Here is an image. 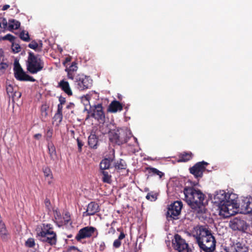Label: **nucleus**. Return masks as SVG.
Here are the masks:
<instances>
[{
  "mask_svg": "<svg viewBox=\"0 0 252 252\" xmlns=\"http://www.w3.org/2000/svg\"><path fill=\"white\" fill-rule=\"evenodd\" d=\"M102 180L105 183H110L111 182V175L108 172L103 171L102 172Z\"/></svg>",
  "mask_w": 252,
  "mask_h": 252,
  "instance_id": "31",
  "label": "nucleus"
},
{
  "mask_svg": "<svg viewBox=\"0 0 252 252\" xmlns=\"http://www.w3.org/2000/svg\"><path fill=\"white\" fill-rule=\"evenodd\" d=\"M226 252H249L248 247L243 241H238L227 249Z\"/></svg>",
  "mask_w": 252,
  "mask_h": 252,
  "instance_id": "14",
  "label": "nucleus"
},
{
  "mask_svg": "<svg viewBox=\"0 0 252 252\" xmlns=\"http://www.w3.org/2000/svg\"><path fill=\"white\" fill-rule=\"evenodd\" d=\"M49 153L52 158H54L56 155L55 148L54 145H51L48 146Z\"/></svg>",
  "mask_w": 252,
  "mask_h": 252,
  "instance_id": "34",
  "label": "nucleus"
},
{
  "mask_svg": "<svg viewBox=\"0 0 252 252\" xmlns=\"http://www.w3.org/2000/svg\"><path fill=\"white\" fill-rule=\"evenodd\" d=\"M183 192L184 200L195 213L197 214L205 213L206 210L205 195L200 189L194 187H186Z\"/></svg>",
  "mask_w": 252,
  "mask_h": 252,
  "instance_id": "1",
  "label": "nucleus"
},
{
  "mask_svg": "<svg viewBox=\"0 0 252 252\" xmlns=\"http://www.w3.org/2000/svg\"><path fill=\"white\" fill-rule=\"evenodd\" d=\"M67 72V76L68 78L73 80L74 78V72L69 71H66Z\"/></svg>",
  "mask_w": 252,
  "mask_h": 252,
  "instance_id": "50",
  "label": "nucleus"
},
{
  "mask_svg": "<svg viewBox=\"0 0 252 252\" xmlns=\"http://www.w3.org/2000/svg\"><path fill=\"white\" fill-rule=\"evenodd\" d=\"M44 63L40 58L30 52L27 62V69L32 74L40 71L43 68Z\"/></svg>",
  "mask_w": 252,
  "mask_h": 252,
  "instance_id": "4",
  "label": "nucleus"
},
{
  "mask_svg": "<svg viewBox=\"0 0 252 252\" xmlns=\"http://www.w3.org/2000/svg\"><path fill=\"white\" fill-rule=\"evenodd\" d=\"M237 197L235 194L229 195L227 201L218 207L219 215L224 218L235 215L238 211L239 205L237 203Z\"/></svg>",
  "mask_w": 252,
  "mask_h": 252,
  "instance_id": "3",
  "label": "nucleus"
},
{
  "mask_svg": "<svg viewBox=\"0 0 252 252\" xmlns=\"http://www.w3.org/2000/svg\"><path fill=\"white\" fill-rule=\"evenodd\" d=\"M54 215L56 220V222L59 226L63 225V222L61 213L58 211L55 210L54 211Z\"/></svg>",
  "mask_w": 252,
  "mask_h": 252,
  "instance_id": "25",
  "label": "nucleus"
},
{
  "mask_svg": "<svg viewBox=\"0 0 252 252\" xmlns=\"http://www.w3.org/2000/svg\"><path fill=\"white\" fill-rule=\"evenodd\" d=\"M229 225L233 230H243L246 228L245 221L238 218L230 220Z\"/></svg>",
  "mask_w": 252,
  "mask_h": 252,
  "instance_id": "15",
  "label": "nucleus"
},
{
  "mask_svg": "<svg viewBox=\"0 0 252 252\" xmlns=\"http://www.w3.org/2000/svg\"><path fill=\"white\" fill-rule=\"evenodd\" d=\"M150 172L155 174L158 175L160 178H161L163 175L164 173L159 170H158L155 168H150Z\"/></svg>",
  "mask_w": 252,
  "mask_h": 252,
  "instance_id": "37",
  "label": "nucleus"
},
{
  "mask_svg": "<svg viewBox=\"0 0 252 252\" xmlns=\"http://www.w3.org/2000/svg\"><path fill=\"white\" fill-rule=\"evenodd\" d=\"M122 108L123 107L119 102L113 101L109 106V111L111 112L115 113L118 111L122 110Z\"/></svg>",
  "mask_w": 252,
  "mask_h": 252,
  "instance_id": "20",
  "label": "nucleus"
},
{
  "mask_svg": "<svg viewBox=\"0 0 252 252\" xmlns=\"http://www.w3.org/2000/svg\"><path fill=\"white\" fill-rule=\"evenodd\" d=\"M146 198L151 201H155L157 199V195L156 193H149L146 195Z\"/></svg>",
  "mask_w": 252,
  "mask_h": 252,
  "instance_id": "43",
  "label": "nucleus"
},
{
  "mask_svg": "<svg viewBox=\"0 0 252 252\" xmlns=\"http://www.w3.org/2000/svg\"><path fill=\"white\" fill-rule=\"evenodd\" d=\"M6 91L9 96H11V95H12V94L13 93L14 89L12 86L8 85L6 88Z\"/></svg>",
  "mask_w": 252,
  "mask_h": 252,
  "instance_id": "46",
  "label": "nucleus"
},
{
  "mask_svg": "<svg viewBox=\"0 0 252 252\" xmlns=\"http://www.w3.org/2000/svg\"><path fill=\"white\" fill-rule=\"evenodd\" d=\"M0 221H1V220H0Z\"/></svg>",
  "mask_w": 252,
  "mask_h": 252,
  "instance_id": "61",
  "label": "nucleus"
},
{
  "mask_svg": "<svg viewBox=\"0 0 252 252\" xmlns=\"http://www.w3.org/2000/svg\"><path fill=\"white\" fill-rule=\"evenodd\" d=\"M60 87L68 95H71L72 94L69 83L67 81L62 80L59 84Z\"/></svg>",
  "mask_w": 252,
  "mask_h": 252,
  "instance_id": "21",
  "label": "nucleus"
},
{
  "mask_svg": "<svg viewBox=\"0 0 252 252\" xmlns=\"http://www.w3.org/2000/svg\"><path fill=\"white\" fill-rule=\"evenodd\" d=\"M52 131L50 129L48 130L46 132L47 139H48L51 138L52 137Z\"/></svg>",
  "mask_w": 252,
  "mask_h": 252,
  "instance_id": "51",
  "label": "nucleus"
},
{
  "mask_svg": "<svg viewBox=\"0 0 252 252\" xmlns=\"http://www.w3.org/2000/svg\"><path fill=\"white\" fill-rule=\"evenodd\" d=\"M242 212L244 214L250 213L252 212V197H243L242 202L238 204Z\"/></svg>",
  "mask_w": 252,
  "mask_h": 252,
  "instance_id": "13",
  "label": "nucleus"
},
{
  "mask_svg": "<svg viewBox=\"0 0 252 252\" xmlns=\"http://www.w3.org/2000/svg\"><path fill=\"white\" fill-rule=\"evenodd\" d=\"M191 158V154H189V153H186L183 154L181 160L182 161H187L189 160Z\"/></svg>",
  "mask_w": 252,
  "mask_h": 252,
  "instance_id": "41",
  "label": "nucleus"
},
{
  "mask_svg": "<svg viewBox=\"0 0 252 252\" xmlns=\"http://www.w3.org/2000/svg\"><path fill=\"white\" fill-rule=\"evenodd\" d=\"M181 201H177L171 204L168 208L167 217L175 219L180 214L182 208Z\"/></svg>",
  "mask_w": 252,
  "mask_h": 252,
  "instance_id": "9",
  "label": "nucleus"
},
{
  "mask_svg": "<svg viewBox=\"0 0 252 252\" xmlns=\"http://www.w3.org/2000/svg\"><path fill=\"white\" fill-rule=\"evenodd\" d=\"M99 211V206L97 203L91 202L88 205L86 211L83 213L84 216L94 215Z\"/></svg>",
  "mask_w": 252,
  "mask_h": 252,
  "instance_id": "18",
  "label": "nucleus"
},
{
  "mask_svg": "<svg viewBox=\"0 0 252 252\" xmlns=\"http://www.w3.org/2000/svg\"><path fill=\"white\" fill-rule=\"evenodd\" d=\"M1 39L3 40H9L12 43V42H14V40L15 39V37L10 34H7L6 35L2 37L1 38Z\"/></svg>",
  "mask_w": 252,
  "mask_h": 252,
  "instance_id": "40",
  "label": "nucleus"
},
{
  "mask_svg": "<svg viewBox=\"0 0 252 252\" xmlns=\"http://www.w3.org/2000/svg\"><path fill=\"white\" fill-rule=\"evenodd\" d=\"M232 194L226 193L224 190L216 191L212 198V202L219 207L220 205L227 201L229 195Z\"/></svg>",
  "mask_w": 252,
  "mask_h": 252,
  "instance_id": "10",
  "label": "nucleus"
},
{
  "mask_svg": "<svg viewBox=\"0 0 252 252\" xmlns=\"http://www.w3.org/2000/svg\"><path fill=\"white\" fill-rule=\"evenodd\" d=\"M20 26V23L18 21L13 19L8 20V30L11 31L12 30L18 29Z\"/></svg>",
  "mask_w": 252,
  "mask_h": 252,
  "instance_id": "24",
  "label": "nucleus"
},
{
  "mask_svg": "<svg viewBox=\"0 0 252 252\" xmlns=\"http://www.w3.org/2000/svg\"><path fill=\"white\" fill-rule=\"evenodd\" d=\"M208 163L205 161L199 162L189 168L190 173L193 174L196 178H201L205 170V167Z\"/></svg>",
  "mask_w": 252,
  "mask_h": 252,
  "instance_id": "12",
  "label": "nucleus"
},
{
  "mask_svg": "<svg viewBox=\"0 0 252 252\" xmlns=\"http://www.w3.org/2000/svg\"><path fill=\"white\" fill-rule=\"evenodd\" d=\"M89 114L98 121L103 122L105 119V115L101 104L90 106Z\"/></svg>",
  "mask_w": 252,
  "mask_h": 252,
  "instance_id": "8",
  "label": "nucleus"
},
{
  "mask_svg": "<svg viewBox=\"0 0 252 252\" xmlns=\"http://www.w3.org/2000/svg\"><path fill=\"white\" fill-rule=\"evenodd\" d=\"M172 246L178 252H191L188 244L179 235L176 234L172 240Z\"/></svg>",
  "mask_w": 252,
  "mask_h": 252,
  "instance_id": "5",
  "label": "nucleus"
},
{
  "mask_svg": "<svg viewBox=\"0 0 252 252\" xmlns=\"http://www.w3.org/2000/svg\"><path fill=\"white\" fill-rule=\"evenodd\" d=\"M90 96L89 94H87L86 95L82 97L81 101L85 106V109L86 110H87V106H89L90 107L91 106L90 105Z\"/></svg>",
  "mask_w": 252,
  "mask_h": 252,
  "instance_id": "30",
  "label": "nucleus"
},
{
  "mask_svg": "<svg viewBox=\"0 0 252 252\" xmlns=\"http://www.w3.org/2000/svg\"><path fill=\"white\" fill-rule=\"evenodd\" d=\"M119 132H118V129H114L111 131L109 133V139L110 140L114 143L119 145Z\"/></svg>",
  "mask_w": 252,
  "mask_h": 252,
  "instance_id": "22",
  "label": "nucleus"
},
{
  "mask_svg": "<svg viewBox=\"0 0 252 252\" xmlns=\"http://www.w3.org/2000/svg\"><path fill=\"white\" fill-rule=\"evenodd\" d=\"M44 203H45V205L46 207L48 208L50 205V200L46 198L45 200Z\"/></svg>",
  "mask_w": 252,
  "mask_h": 252,
  "instance_id": "54",
  "label": "nucleus"
},
{
  "mask_svg": "<svg viewBox=\"0 0 252 252\" xmlns=\"http://www.w3.org/2000/svg\"><path fill=\"white\" fill-rule=\"evenodd\" d=\"M111 164V160L108 158L103 159L100 163V168L101 170L108 169Z\"/></svg>",
  "mask_w": 252,
  "mask_h": 252,
  "instance_id": "28",
  "label": "nucleus"
},
{
  "mask_svg": "<svg viewBox=\"0 0 252 252\" xmlns=\"http://www.w3.org/2000/svg\"><path fill=\"white\" fill-rule=\"evenodd\" d=\"M6 66V64L5 63H1L0 64V68L3 69L5 68Z\"/></svg>",
  "mask_w": 252,
  "mask_h": 252,
  "instance_id": "60",
  "label": "nucleus"
},
{
  "mask_svg": "<svg viewBox=\"0 0 252 252\" xmlns=\"http://www.w3.org/2000/svg\"><path fill=\"white\" fill-rule=\"evenodd\" d=\"M21 96V93L19 92L15 91L13 92L12 95H11L10 97H12L13 99H18Z\"/></svg>",
  "mask_w": 252,
  "mask_h": 252,
  "instance_id": "47",
  "label": "nucleus"
},
{
  "mask_svg": "<svg viewBox=\"0 0 252 252\" xmlns=\"http://www.w3.org/2000/svg\"><path fill=\"white\" fill-rule=\"evenodd\" d=\"M118 132H119V145L122 144L127 141L129 136H128V134L130 135V133L126 129H124L122 128L118 129Z\"/></svg>",
  "mask_w": 252,
  "mask_h": 252,
  "instance_id": "19",
  "label": "nucleus"
},
{
  "mask_svg": "<svg viewBox=\"0 0 252 252\" xmlns=\"http://www.w3.org/2000/svg\"><path fill=\"white\" fill-rule=\"evenodd\" d=\"M192 236L204 252H213L215 250L216 241L207 226L198 225L192 230Z\"/></svg>",
  "mask_w": 252,
  "mask_h": 252,
  "instance_id": "2",
  "label": "nucleus"
},
{
  "mask_svg": "<svg viewBox=\"0 0 252 252\" xmlns=\"http://www.w3.org/2000/svg\"><path fill=\"white\" fill-rule=\"evenodd\" d=\"M11 49L12 51L15 53H17L21 50L20 46L18 44L14 42H12V43Z\"/></svg>",
  "mask_w": 252,
  "mask_h": 252,
  "instance_id": "38",
  "label": "nucleus"
},
{
  "mask_svg": "<svg viewBox=\"0 0 252 252\" xmlns=\"http://www.w3.org/2000/svg\"><path fill=\"white\" fill-rule=\"evenodd\" d=\"M20 37L21 39L27 42L29 41L30 39L28 32L25 31H23L20 33Z\"/></svg>",
  "mask_w": 252,
  "mask_h": 252,
  "instance_id": "35",
  "label": "nucleus"
},
{
  "mask_svg": "<svg viewBox=\"0 0 252 252\" xmlns=\"http://www.w3.org/2000/svg\"><path fill=\"white\" fill-rule=\"evenodd\" d=\"M47 107L46 105H42L41 108V115L42 117H46L48 113L47 112Z\"/></svg>",
  "mask_w": 252,
  "mask_h": 252,
  "instance_id": "45",
  "label": "nucleus"
},
{
  "mask_svg": "<svg viewBox=\"0 0 252 252\" xmlns=\"http://www.w3.org/2000/svg\"><path fill=\"white\" fill-rule=\"evenodd\" d=\"M0 27L1 29L8 30V22L3 17L0 18Z\"/></svg>",
  "mask_w": 252,
  "mask_h": 252,
  "instance_id": "32",
  "label": "nucleus"
},
{
  "mask_svg": "<svg viewBox=\"0 0 252 252\" xmlns=\"http://www.w3.org/2000/svg\"><path fill=\"white\" fill-rule=\"evenodd\" d=\"M43 173L45 177L49 178V179L52 178V174L50 169L47 167L43 168Z\"/></svg>",
  "mask_w": 252,
  "mask_h": 252,
  "instance_id": "36",
  "label": "nucleus"
},
{
  "mask_svg": "<svg viewBox=\"0 0 252 252\" xmlns=\"http://www.w3.org/2000/svg\"><path fill=\"white\" fill-rule=\"evenodd\" d=\"M75 79L77 87L80 90L88 89L92 85V80L83 74L77 75Z\"/></svg>",
  "mask_w": 252,
  "mask_h": 252,
  "instance_id": "11",
  "label": "nucleus"
},
{
  "mask_svg": "<svg viewBox=\"0 0 252 252\" xmlns=\"http://www.w3.org/2000/svg\"><path fill=\"white\" fill-rule=\"evenodd\" d=\"M63 105L60 104H58V110H57V112L62 113Z\"/></svg>",
  "mask_w": 252,
  "mask_h": 252,
  "instance_id": "53",
  "label": "nucleus"
},
{
  "mask_svg": "<svg viewBox=\"0 0 252 252\" xmlns=\"http://www.w3.org/2000/svg\"><path fill=\"white\" fill-rule=\"evenodd\" d=\"M25 245L27 247L32 248L35 245L34 240L33 238H29L26 242Z\"/></svg>",
  "mask_w": 252,
  "mask_h": 252,
  "instance_id": "39",
  "label": "nucleus"
},
{
  "mask_svg": "<svg viewBox=\"0 0 252 252\" xmlns=\"http://www.w3.org/2000/svg\"><path fill=\"white\" fill-rule=\"evenodd\" d=\"M98 140L96 136L91 134L88 138V144L91 148H96Z\"/></svg>",
  "mask_w": 252,
  "mask_h": 252,
  "instance_id": "23",
  "label": "nucleus"
},
{
  "mask_svg": "<svg viewBox=\"0 0 252 252\" xmlns=\"http://www.w3.org/2000/svg\"><path fill=\"white\" fill-rule=\"evenodd\" d=\"M77 68L78 67L76 63H73L69 67V68L65 69V71H69L74 72L77 70Z\"/></svg>",
  "mask_w": 252,
  "mask_h": 252,
  "instance_id": "42",
  "label": "nucleus"
},
{
  "mask_svg": "<svg viewBox=\"0 0 252 252\" xmlns=\"http://www.w3.org/2000/svg\"><path fill=\"white\" fill-rule=\"evenodd\" d=\"M28 46L36 51H40L42 49V43L38 44L35 41H32L29 44Z\"/></svg>",
  "mask_w": 252,
  "mask_h": 252,
  "instance_id": "27",
  "label": "nucleus"
},
{
  "mask_svg": "<svg viewBox=\"0 0 252 252\" xmlns=\"http://www.w3.org/2000/svg\"><path fill=\"white\" fill-rule=\"evenodd\" d=\"M62 219L63 222V225L67 224L70 221V216L69 214L67 213H65Z\"/></svg>",
  "mask_w": 252,
  "mask_h": 252,
  "instance_id": "44",
  "label": "nucleus"
},
{
  "mask_svg": "<svg viewBox=\"0 0 252 252\" xmlns=\"http://www.w3.org/2000/svg\"><path fill=\"white\" fill-rule=\"evenodd\" d=\"M95 234L97 236L98 232L97 229L92 226H86L81 229L76 236V239L78 241H80L82 239L90 237Z\"/></svg>",
  "mask_w": 252,
  "mask_h": 252,
  "instance_id": "6",
  "label": "nucleus"
},
{
  "mask_svg": "<svg viewBox=\"0 0 252 252\" xmlns=\"http://www.w3.org/2000/svg\"><path fill=\"white\" fill-rule=\"evenodd\" d=\"M77 144H78V148H79L80 151H81V148H82V146H83V144L78 139H77Z\"/></svg>",
  "mask_w": 252,
  "mask_h": 252,
  "instance_id": "56",
  "label": "nucleus"
},
{
  "mask_svg": "<svg viewBox=\"0 0 252 252\" xmlns=\"http://www.w3.org/2000/svg\"><path fill=\"white\" fill-rule=\"evenodd\" d=\"M69 252H81L77 248L74 246L69 247L68 249Z\"/></svg>",
  "mask_w": 252,
  "mask_h": 252,
  "instance_id": "49",
  "label": "nucleus"
},
{
  "mask_svg": "<svg viewBox=\"0 0 252 252\" xmlns=\"http://www.w3.org/2000/svg\"><path fill=\"white\" fill-rule=\"evenodd\" d=\"M62 119H63V113L57 112L54 117V122H57L56 125H59L61 123V122H62Z\"/></svg>",
  "mask_w": 252,
  "mask_h": 252,
  "instance_id": "33",
  "label": "nucleus"
},
{
  "mask_svg": "<svg viewBox=\"0 0 252 252\" xmlns=\"http://www.w3.org/2000/svg\"><path fill=\"white\" fill-rule=\"evenodd\" d=\"M39 240L42 242L48 243L51 245H55L57 242L56 234L54 231H51L50 233L39 238Z\"/></svg>",
  "mask_w": 252,
  "mask_h": 252,
  "instance_id": "17",
  "label": "nucleus"
},
{
  "mask_svg": "<svg viewBox=\"0 0 252 252\" xmlns=\"http://www.w3.org/2000/svg\"><path fill=\"white\" fill-rule=\"evenodd\" d=\"M125 237V234L123 232H121L118 239L121 240Z\"/></svg>",
  "mask_w": 252,
  "mask_h": 252,
  "instance_id": "55",
  "label": "nucleus"
},
{
  "mask_svg": "<svg viewBox=\"0 0 252 252\" xmlns=\"http://www.w3.org/2000/svg\"><path fill=\"white\" fill-rule=\"evenodd\" d=\"M36 234L39 238L47 235L51 231H53V228L50 224H42V225L38 226L36 229Z\"/></svg>",
  "mask_w": 252,
  "mask_h": 252,
  "instance_id": "16",
  "label": "nucleus"
},
{
  "mask_svg": "<svg viewBox=\"0 0 252 252\" xmlns=\"http://www.w3.org/2000/svg\"><path fill=\"white\" fill-rule=\"evenodd\" d=\"M9 7H10L9 5L5 4L2 6L1 10L3 11H4V10H6L7 9H8Z\"/></svg>",
  "mask_w": 252,
  "mask_h": 252,
  "instance_id": "57",
  "label": "nucleus"
},
{
  "mask_svg": "<svg viewBox=\"0 0 252 252\" xmlns=\"http://www.w3.org/2000/svg\"><path fill=\"white\" fill-rule=\"evenodd\" d=\"M115 167L117 170L125 169L126 168V164L125 161L120 159L116 162Z\"/></svg>",
  "mask_w": 252,
  "mask_h": 252,
  "instance_id": "29",
  "label": "nucleus"
},
{
  "mask_svg": "<svg viewBox=\"0 0 252 252\" xmlns=\"http://www.w3.org/2000/svg\"><path fill=\"white\" fill-rule=\"evenodd\" d=\"M115 229H114L113 227H111L110 228V230H109V231H108V233H109L114 234V233H115Z\"/></svg>",
  "mask_w": 252,
  "mask_h": 252,
  "instance_id": "59",
  "label": "nucleus"
},
{
  "mask_svg": "<svg viewBox=\"0 0 252 252\" xmlns=\"http://www.w3.org/2000/svg\"><path fill=\"white\" fill-rule=\"evenodd\" d=\"M60 104L63 105L65 102V99L64 97H60L59 98Z\"/></svg>",
  "mask_w": 252,
  "mask_h": 252,
  "instance_id": "52",
  "label": "nucleus"
},
{
  "mask_svg": "<svg viewBox=\"0 0 252 252\" xmlns=\"http://www.w3.org/2000/svg\"><path fill=\"white\" fill-rule=\"evenodd\" d=\"M14 71L15 77L18 80L31 82H34L35 80L33 77L26 74L18 63H15Z\"/></svg>",
  "mask_w": 252,
  "mask_h": 252,
  "instance_id": "7",
  "label": "nucleus"
},
{
  "mask_svg": "<svg viewBox=\"0 0 252 252\" xmlns=\"http://www.w3.org/2000/svg\"><path fill=\"white\" fill-rule=\"evenodd\" d=\"M121 245V240H119V239H116L114 242H113V246L114 247H115V248H118L120 247V246Z\"/></svg>",
  "mask_w": 252,
  "mask_h": 252,
  "instance_id": "48",
  "label": "nucleus"
},
{
  "mask_svg": "<svg viewBox=\"0 0 252 252\" xmlns=\"http://www.w3.org/2000/svg\"><path fill=\"white\" fill-rule=\"evenodd\" d=\"M41 136H42V135L40 133L35 134L34 135V138L37 139H39L41 137Z\"/></svg>",
  "mask_w": 252,
  "mask_h": 252,
  "instance_id": "58",
  "label": "nucleus"
},
{
  "mask_svg": "<svg viewBox=\"0 0 252 252\" xmlns=\"http://www.w3.org/2000/svg\"><path fill=\"white\" fill-rule=\"evenodd\" d=\"M0 234L1 238L3 240H6L7 239V232L6 229L5 225L1 221H0Z\"/></svg>",
  "mask_w": 252,
  "mask_h": 252,
  "instance_id": "26",
  "label": "nucleus"
}]
</instances>
